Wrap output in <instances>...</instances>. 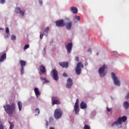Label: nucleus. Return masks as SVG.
Here are the masks:
<instances>
[{
	"instance_id": "9b49d317",
	"label": "nucleus",
	"mask_w": 129,
	"mask_h": 129,
	"mask_svg": "<svg viewBox=\"0 0 129 129\" xmlns=\"http://www.w3.org/2000/svg\"><path fill=\"white\" fill-rule=\"evenodd\" d=\"M73 85V81L70 78H68L67 80V84L66 85L67 88L70 89Z\"/></svg>"
},
{
	"instance_id": "f704fd0d",
	"label": "nucleus",
	"mask_w": 129,
	"mask_h": 129,
	"mask_svg": "<svg viewBox=\"0 0 129 129\" xmlns=\"http://www.w3.org/2000/svg\"><path fill=\"white\" fill-rule=\"evenodd\" d=\"M75 60L77 61V62H79V57L76 56L75 57Z\"/></svg>"
},
{
	"instance_id": "09e8293b",
	"label": "nucleus",
	"mask_w": 129,
	"mask_h": 129,
	"mask_svg": "<svg viewBox=\"0 0 129 129\" xmlns=\"http://www.w3.org/2000/svg\"><path fill=\"white\" fill-rule=\"evenodd\" d=\"M49 129H55L54 127H50Z\"/></svg>"
},
{
	"instance_id": "49530a36",
	"label": "nucleus",
	"mask_w": 129,
	"mask_h": 129,
	"mask_svg": "<svg viewBox=\"0 0 129 129\" xmlns=\"http://www.w3.org/2000/svg\"><path fill=\"white\" fill-rule=\"evenodd\" d=\"M87 65H88V63L87 62H86L85 63V66H87Z\"/></svg>"
},
{
	"instance_id": "c03bdc74",
	"label": "nucleus",
	"mask_w": 129,
	"mask_h": 129,
	"mask_svg": "<svg viewBox=\"0 0 129 129\" xmlns=\"http://www.w3.org/2000/svg\"><path fill=\"white\" fill-rule=\"evenodd\" d=\"M0 129H4V126L3 125V124L0 125Z\"/></svg>"
},
{
	"instance_id": "473e14b6",
	"label": "nucleus",
	"mask_w": 129,
	"mask_h": 129,
	"mask_svg": "<svg viewBox=\"0 0 129 129\" xmlns=\"http://www.w3.org/2000/svg\"><path fill=\"white\" fill-rule=\"evenodd\" d=\"M84 129H91L90 126L88 125H85L84 126Z\"/></svg>"
},
{
	"instance_id": "4c0bfd02",
	"label": "nucleus",
	"mask_w": 129,
	"mask_h": 129,
	"mask_svg": "<svg viewBox=\"0 0 129 129\" xmlns=\"http://www.w3.org/2000/svg\"><path fill=\"white\" fill-rule=\"evenodd\" d=\"M5 3H6V0H1V3L2 5H4V4H5Z\"/></svg>"
},
{
	"instance_id": "9d476101",
	"label": "nucleus",
	"mask_w": 129,
	"mask_h": 129,
	"mask_svg": "<svg viewBox=\"0 0 129 129\" xmlns=\"http://www.w3.org/2000/svg\"><path fill=\"white\" fill-rule=\"evenodd\" d=\"M73 47V43H70L66 45V48L69 54L71 53V51H72V48Z\"/></svg>"
},
{
	"instance_id": "79ce46f5",
	"label": "nucleus",
	"mask_w": 129,
	"mask_h": 129,
	"mask_svg": "<svg viewBox=\"0 0 129 129\" xmlns=\"http://www.w3.org/2000/svg\"><path fill=\"white\" fill-rule=\"evenodd\" d=\"M53 118L50 117L49 118V122H52V121H53Z\"/></svg>"
},
{
	"instance_id": "dca6fc26",
	"label": "nucleus",
	"mask_w": 129,
	"mask_h": 129,
	"mask_svg": "<svg viewBox=\"0 0 129 129\" xmlns=\"http://www.w3.org/2000/svg\"><path fill=\"white\" fill-rule=\"evenodd\" d=\"M6 59H7V53H4L0 57V62H4Z\"/></svg>"
},
{
	"instance_id": "f3484780",
	"label": "nucleus",
	"mask_w": 129,
	"mask_h": 129,
	"mask_svg": "<svg viewBox=\"0 0 129 129\" xmlns=\"http://www.w3.org/2000/svg\"><path fill=\"white\" fill-rule=\"evenodd\" d=\"M39 69L41 73H46V68L44 66L41 65L39 67Z\"/></svg>"
},
{
	"instance_id": "2f4dec72",
	"label": "nucleus",
	"mask_w": 129,
	"mask_h": 129,
	"mask_svg": "<svg viewBox=\"0 0 129 129\" xmlns=\"http://www.w3.org/2000/svg\"><path fill=\"white\" fill-rule=\"evenodd\" d=\"M21 75H23V74L25 73V69H24V68H21Z\"/></svg>"
},
{
	"instance_id": "7c9ffc66",
	"label": "nucleus",
	"mask_w": 129,
	"mask_h": 129,
	"mask_svg": "<svg viewBox=\"0 0 129 129\" xmlns=\"http://www.w3.org/2000/svg\"><path fill=\"white\" fill-rule=\"evenodd\" d=\"M28 48H30V45L29 44H26L25 45V46L24 47V50H27V49H28Z\"/></svg>"
},
{
	"instance_id": "4468645a",
	"label": "nucleus",
	"mask_w": 129,
	"mask_h": 129,
	"mask_svg": "<svg viewBox=\"0 0 129 129\" xmlns=\"http://www.w3.org/2000/svg\"><path fill=\"white\" fill-rule=\"evenodd\" d=\"M70 11L72 12V13L75 14V15L78 13V9L74 7H72L70 9Z\"/></svg>"
},
{
	"instance_id": "ea45409f",
	"label": "nucleus",
	"mask_w": 129,
	"mask_h": 129,
	"mask_svg": "<svg viewBox=\"0 0 129 129\" xmlns=\"http://www.w3.org/2000/svg\"><path fill=\"white\" fill-rule=\"evenodd\" d=\"M88 53H90V54H91V53H92V51L91 50V48L88 49Z\"/></svg>"
},
{
	"instance_id": "72a5a7b5",
	"label": "nucleus",
	"mask_w": 129,
	"mask_h": 129,
	"mask_svg": "<svg viewBox=\"0 0 129 129\" xmlns=\"http://www.w3.org/2000/svg\"><path fill=\"white\" fill-rule=\"evenodd\" d=\"M20 13L21 16H22V17L25 15V13L22 10H21Z\"/></svg>"
},
{
	"instance_id": "a878e982",
	"label": "nucleus",
	"mask_w": 129,
	"mask_h": 129,
	"mask_svg": "<svg viewBox=\"0 0 129 129\" xmlns=\"http://www.w3.org/2000/svg\"><path fill=\"white\" fill-rule=\"evenodd\" d=\"M35 115H39L40 114V109L39 108H36L34 110Z\"/></svg>"
},
{
	"instance_id": "20e7f679",
	"label": "nucleus",
	"mask_w": 129,
	"mask_h": 129,
	"mask_svg": "<svg viewBox=\"0 0 129 129\" xmlns=\"http://www.w3.org/2000/svg\"><path fill=\"white\" fill-rule=\"evenodd\" d=\"M63 114V111L61 110V108H56L54 111V116L56 119H59L62 117Z\"/></svg>"
},
{
	"instance_id": "393cba45",
	"label": "nucleus",
	"mask_w": 129,
	"mask_h": 129,
	"mask_svg": "<svg viewBox=\"0 0 129 129\" xmlns=\"http://www.w3.org/2000/svg\"><path fill=\"white\" fill-rule=\"evenodd\" d=\"M40 80H41V81H44L43 82L44 84V83H49V81L45 78L40 77Z\"/></svg>"
},
{
	"instance_id": "aec40b11",
	"label": "nucleus",
	"mask_w": 129,
	"mask_h": 129,
	"mask_svg": "<svg viewBox=\"0 0 129 129\" xmlns=\"http://www.w3.org/2000/svg\"><path fill=\"white\" fill-rule=\"evenodd\" d=\"M79 21H80V17L75 16L74 17V22H75V23H77V22H79Z\"/></svg>"
},
{
	"instance_id": "6e6552de",
	"label": "nucleus",
	"mask_w": 129,
	"mask_h": 129,
	"mask_svg": "<svg viewBox=\"0 0 129 129\" xmlns=\"http://www.w3.org/2000/svg\"><path fill=\"white\" fill-rule=\"evenodd\" d=\"M51 73H52L53 79L57 81L59 79L58 77V72L56 70H52Z\"/></svg>"
},
{
	"instance_id": "4be33fe9",
	"label": "nucleus",
	"mask_w": 129,
	"mask_h": 129,
	"mask_svg": "<svg viewBox=\"0 0 129 129\" xmlns=\"http://www.w3.org/2000/svg\"><path fill=\"white\" fill-rule=\"evenodd\" d=\"M34 92L35 93V95H36L37 97H38V96L40 95V91H39V89H38V88H35L34 89Z\"/></svg>"
},
{
	"instance_id": "c85d7f7f",
	"label": "nucleus",
	"mask_w": 129,
	"mask_h": 129,
	"mask_svg": "<svg viewBox=\"0 0 129 129\" xmlns=\"http://www.w3.org/2000/svg\"><path fill=\"white\" fill-rule=\"evenodd\" d=\"M6 32L7 34V37H10V29H9V28H7L6 29Z\"/></svg>"
},
{
	"instance_id": "cd10ccee",
	"label": "nucleus",
	"mask_w": 129,
	"mask_h": 129,
	"mask_svg": "<svg viewBox=\"0 0 129 129\" xmlns=\"http://www.w3.org/2000/svg\"><path fill=\"white\" fill-rule=\"evenodd\" d=\"M21 11V8H16L15 10V13H16V14H20Z\"/></svg>"
},
{
	"instance_id": "0eeeda50",
	"label": "nucleus",
	"mask_w": 129,
	"mask_h": 129,
	"mask_svg": "<svg viewBox=\"0 0 129 129\" xmlns=\"http://www.w3.org/2000/svg\"><path fill=\"white\" fill-rule=\"evenodd\" d=\"M74 110L76 114L79 113V99H77L74 106Z\"/></svg>"
},
{
	"instance_id": "f257e3e1",
	"label": "nucleus",
	"mask_w": 129,
	"mask_h": 129,
	"mask_svg": "<svg viewBox=\"0 0 129 129\" xmlns=\"http://www.w3.org/2000/svg\"><path fill=\"white\" fill-rule=\"evenodd\" d=\"M4 108L9 116H12L14 111L16 110V104L13 103L11 105L6 104L4 106Z\"/></svg>"
},
{
	"instance_id": "5701e85b",
	"label": "nucleus",
	"mask_w": 129,
	"mask_h": 129,
	"mask_svg": "<svg viewBox=\"0 0 129 129\" xmlns=\"http://www.w3.org/2000/svg\"><path fill=\"white\" fill-rule=\"evenodd\" d=\"M123 106L125 108V109H128L129 108V103L127 101H125V102H124L123 103Z\"/></svg>"
},
{
	"instance_id": "b1692460",
	"label": "nucleus",
	"mask_w": 129,
	"mask_h": 129,
	"mask_svg": "<svg viewBox=\"0 0 129 129\" xmlns=\"http://www.w3.org/2000/svg\"><path fill=\"white\" fill-rule=\"evenodd\" d=\"M48 31H49V27H46L43 32V35L46 37H48Z\"/></svg>"
},
{
	"instance_id": "412c9836",
	"label": "nucleus",
	"mask_w": 129,
	"mask_h": 129,
	"mask_svg": "<svg viewBox=\"0 0 129 129\" xmlns=\"http://www.w3.org/2000/svg\"><path fill=\"white\" fill-rule=\"evenodd\" d=\"M20 64H21V68H24V67L26 66V64H27V62L25 60H20Z\"/></svg>"
},
{
	"instance_id": "58836bf2",
	"label": "nucleus",
	"mask_w": 129,
	"mask_h": 129,
	"mask_svg": "<svg viewBox=\"0 0 129 129\" xmlns=\"http://www.w3.org/2000/svg\"><path fill=\"white\" fill-rule=\"evenodd\" d=\"M46 127H48V125H49V122H48V121H46V123H45Z\"/></svg>"
},
{
	"instance_id": "e433bc0d",
	"label": "nucleus",
	"mask_w": 129,
	"mask_h": 129,
	"mask_svg": "<svg viewBox=\"0 0 129 129\" xmlns=\"http://www.w3.org/2000/svg\"><path fill=\"white\" fill-rule=\"evenodd\" d=\"M39 3L40 6H43V1L42 0H39Z\"/></svg>"
},
{
	"instance_id": "39448f33",
	"label": "nucleus",
	"mask_w": 129,
	"mask_h": 129,
	"mask_svg": "<svg viewBox=\"0 0 129 129\" xmlns=\"http://www.w3.org/2000/svg\"><path fill=\"white\" fill-rule=\"evenodd\" d=\"M111 75L115 85H116L117 86H120V81H119V80H118L117 77H116L115 74H114V73H111Z\"/></svg>"
},
{
	"instance_id": "37998d69",
	"label": "nucleus",
	"mask_w": 129,
	"mask_h": 129,
	"mask_svg": "<svg viewBox=\"0 0 129 129\" xmlns=\"http://www.w3.org/2000/svg\"><path fill=\"white\" fill-rule=\"evenodd\" d=\"M112 54H114V55H115H115H116V54H117V52H116V51H113L112 52Z\"/></svg>"
},
{
	"instance_id": "8fccbe9b",
	"label": "nucleus",
	"mask_w": 129,
	"mask_h": 129,
	"mask_svg": "<svg viewBox=\"0 0 129 129\" xmlns=\"http://www.w3.org/2000/svg\"><path fill=\"white\" fill-rule=\"evenodd\" d=\"M98 52H97V55L98 56Z\"/></svg>"
},
{
	"instance_id": "de8ad7c7",
	"label": "nucleus",
	"mask_w": 129,
	"mask_h": 129,
	"mask_svg": "<svg viewBox=\"0 0 129 129\" xmlns=\"http://www.w3.org/2000/svg\"><path fill=\"white\" fill-rule=\"evenodd\" d=\"M66 20H68V21H70V19L69 18H66Z\"/></svg>"
},
{
	"instance_id": "bb28decb",
	"label": "nucleus",
	"mask_w": 129,
	"mask_h": 129,
	"mask_svg": "<svg viewBox=\"0 0 129 129\" xmlns=\"http://www.w3.org/2000/svg\"><path fill=\"white\" fill-rule=\"evenodd\" d=\"M9 122L10 124L9 129H14V127L15 126V125H14V122H12L10 121H9Z\"/></svg>"
},
{
	"instance_id": "f03ea898",
	"label": "nucleus",
	"mask_w": 129,
	"mask_h": 129,
	"mask_svg": "<svg viewBox=\"0 0 129 129\" xmlns=\"http://www.w3.org/2000/svg\"><path fill=\"white\" fill-rule=\"evenodd\" d=\"M126 119H127V118H126V116H122V117H120L117 119L116 121L112 123V124L111 125V126L113 127L115 125H120L121 127L122 122H124L126 120Z\"/></svg>"
},
{
	"instance_id": "a18cd8bd",
	"label": "nucleus",
	"mask_w": 129,
	"mask_h": 129,
	"mask_svg": "<svg viewBox=\"0 0 129 129\" xmlns=\"http://www.w3.org/2000/svg\"><path fill=\"white\" fill-rule=\"evenodd\" d=\"M43 34H40V39H43Z\"/></svg>"
},
{
	"instance_id": "7ed1b4c3",
	"label": "nucleus",
	"mask_w": 129,
	"mask_h": 129,
	"mask_svg": "<svg viewBox=\"0 0 129 129\" xmlns=\"http://www.w3.org/2000/svg\"><path fill=\"white\" fill-rule=\"evenodd\" d=\"M107 73V66L104 64L99 69V74L101 77H104Z\"/></svg>"
},
{
	"instance_id": "a19ab883",
	"label": "nucleus",
	"mask_w": 129,
	"mask_h": 129,
	"mask_svg": "<svg viewBox=\"0 0 129 129\" xmlns=\"http://www.w3.org/2000/svg\"><path fill=\"white\" fill-rule=\"evenodd\" d=\"M63 76H64V77H67L68 75H67V74H66V73H64L63 74Z\"/></svg>"
},
{
	"instance_id": "6ab92c4d",
	"label": "nucleus",
	"mask_w": 129,
	"mask_h": 129,
	"mask_svg": "<svg viewBox=\"0 0 129 129\" xmlns=\"http://www.w3.org/2000/svg\"><path fill=\"white\" fill-rule=\"evenodd\" d=\"M19 111H21L23 108V103L21 101H18L17 103Z\"/></svg>"
},
{
	"instance_id": "a211bd4d",
	"label": "nucleus",
	"mask_w": 129,
	"mask_h": 129,
	"mask_svg": "<svg viewBox=\"0 0 129 129\" xmlns=\"http://www.w3.org/2000/svg\"><path fill=\"white\" fill-rule=\"evenodd\" d=\"M72 27V22L67 23L66 24V28L67 29V30H70Z\"/></svg>"
},
{
	"instance_id": "3c124183",
	"label": "nucleus",
	"mask_w": 129,
	"mask_h": 129,
	"mask_svg": "<svg viewBox=\"0 0 129 129\" xmlns=\"http://www.w3.org/2000/svg\"><path fill=\"white\" fill-rule=\"evenodd\" d=\"M40 74H42V73H40Z\"/></svg>"
},
{
	"instance_id": "1a4fd4ad",
	"label": "nucleus",
	"mask_w": 129,
	"mask_h": 129,
	"mask_svg": "<svg viewBox=\"0 0 129 129\" xmlns=\"http://www.w3.org/2000/svg\"><path fill=\"white\" fill-rule=\"evenodd\" d=\"M56 27H64L65 23H64V20L61 19L55 22Z\"/></svg>"
},
{
	"instance_id": "c756f323",
	"label": "nucleus",
	"mask_w": 129,
	"mask_h": 129,
	"mask_svg": "<svg viewBox=\"0 0 129 129\" xmlns=\"http://www.w3.org/2000/svg\"><path fill=\"white\" fill-rule=\"evenodd\" d=\"M17 37H16V35H12L11 36V40H12V41H15V40H16Z\"/></svg>"
},
{
	"instance_id": "423d86ee",
	"label": "nucleus",
	"mask_w": 129,
	"mask_h": 129,
	"mask_svg": "<svg viewBox=\"0 0 129 129\" xmlns=\"http://www.w3.org/2000/svg\"><path fill=\"white\" fill-rule=\"evenodd\" d=\"M83 67H84L83 64H82V63L81 62L78 63L77 66L75 69L76 74H77L78 75H80V74H81V70H82L81 69L83 68Z\"/></svg>"
},
{
	"instance_id": "c9c22d12",
	"label": "nucleus",
	"mask_w": 129,
	"mask_h": 129,
	"mask_svg": "<svg viewBox=\"0 0 129 129\" xmlns=\"http://www.w3.org/2000/svg\"><path fill=\"white\" fill-rule=\"evenodd\" d=\"M106 109H107V111H108V112H110V111H111V110H112L111 108L107 107V108H106Z\"/></svg>"
},
{
	"instance_id": "2eb2a0df",
	"label": "nucleus",
	"mask_w": 129,
	"mask_h": 129,
	"mask_svg": "<svg viewBox=\"0 0 129 129\" xmlns=\"http://www.w3.org/2000/svg\"><path fill=\"white\" fill-rule=\"evenodd\" d=\"M80 107L82 109H85L87 108V104L85 102H82L80 104Z\"/></svg>"
},
{
	"instance_id": "ddd939ff",
	"label": "nucleus",
	"mask_w": 129,
	"mask_h": 129,
	"mask_svg": "<svg viewBox=\"0 0 129 129\" xmlns=\"http://www.w3.org/2000/svg\"><path fill=\"white\" fill-rule=\"evenodd\" d=\"M59 64L62 67V68H68L69 66V64L67 61L59 62Z\"/></svg>"
},
{
	"instance_id": "f8f14e48",
	"label": "nucleus",
	"mask_w": 129,
	"mask_h": 129,
	"mask_svg": "<svg viewBox=\"0 0 129 129\" xmlns=\"http://www.w3.org/2000/svg\"><path fill=\"white\" fill-rule=\"evenodd\" d=\"M51 100L52 101V105H55V104H61V102H60V101L55 98V97H53L51 99Z\"/></svg>"
}]
</instances>
